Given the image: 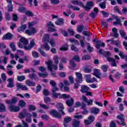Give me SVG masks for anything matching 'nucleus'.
Segmentation results:
<instances>
[{
    "label": "nucleus",
    "instance_id": "53",
    "mask_svg": "<svg viewBox=\"0 0 127 127\" xmlns=\"http://www.w3.org/2000/svg\"><path fill=\"white\" fill-rule=\"evenodd\" d=\"M101 68L104 72H107V71H108L109 66H108L107 65H103L101 66Z\"/></svg>",
    "mask_w": 127,
    "mask_h": 127
},
{
    "label": "nucleus",
    "instance_id": "47",
    "mask_svg": "<svg viewBox=\"0 0 127 127\" xmlns=\"http://www.w3.org/2000/svg\"><path fill=\"white\" fill-rule=\"evenodd\" d=\"M29 111H35L36 110V107L34 105H29L28 107Z\"/></svg>",
    "mask_w": 127,
    "mask_h": 127
},
{
    "label": "nucleus",
    "instance_id": "21",
    "mask_svg": "<svg viewBox=\"0 0 127 127\" xmlns=\"http://www.w3.org/2000/svg\"><path fill=\"white\" fill-rule=\"evenodd\" d=\"M90 112L91 114H94V115H98V114L100 113V109L96 107H93L90 109Z\"/></svg>",
    "mask_w": 127,
    "mask_h": 127
},
{
    "label": "nucleus",
    "instance_id": "11",
    "mask_svg": "<svg viewBox=\"0 0 127 127\" xmlns=\"http://www.w3.org/2000/svg\"><path fill=\"white\" fill-rule=\"evenodd\" d=\"M50 114L53 115V117L57 118L58 119H61V115L59 112L55 110H52L50 111Z\"/></svg>",
    "mask_w": 127,
    "mask_h": 127
},
{
    "label": "nucleus",
    "instance_id": "25",
    "mask_svg": "<svg viewBox=\"0 0 127 127\" xmlns=\"http://www.w3.org/2000/svg\"><path fill=\"white\" fill-rule=\"evenodd\" d=\"M66 104L68 107H71L73 106V104H74V99L72 98H70V100H67L66 101Z\"/></svg>",
    "mask_w": 127,
    "mask_h": 127
},
{
    "label": "nucleus",
    "instance_id": "45",
    "mask_svg": "<svg viewBox=\"0 0 127 127\" xmlns=\"http://www.w3.org/2000/svg\"><path fill=\"white\" fill-rule=\"evenodd\" d=\"M17 79L18 81L21 82L22 81H24V80H25V76L24 75L18 76Z\"/></svg>",
    "mask_w": 127,
    "mask_h": 127
},
{
    "label": "nucleus",
    "instance_id": "54",
    "mask_svg": "<svg viewBox=\"0 0 127 127\" xmlns=\"http://www.w3.org/2000/svg\"><path fill=\"white\" fill-rule=\"evenodd\" d=\"M87 49L88 50V51H89L90 53L92 52V51H93V50H94V48H93V47H91V45H90V44L89 43H87Z\"/></svg>",
    "mask_w": 127,
    "mask_h": 127
},
{
    "label": "nucleus",
    "instance_id": "23",
    "mask_svg": "<svg viewBox=\"0 0 127 127\" xmlns=\"http://www.w3.org/2000/svg\"><path fill=\"white\" fill-rule=\"evenodd\" d=\"M29 77L30 78V79H31L32 80H33V79H34L35 80L39 79L38 76H37V75H36V74L34 73L29 74Z\"/></svg>",
    "mask_w": 127,
    "mask_h": 127
},
{
    "label": "nucleus",
    "instance_id": "56",
    "mask_svg": "<svg viewBox=\"0 0 127 127\" xmlns=\"http://www.w3.org/2000/svg\"><path fill=\"white\" fill-rule=\"evenodd\" d=\"M60 2L59 0H51V3L52 4H58Z\"/></svg>",
    "mask_w": 127,
    "mask_h": 127
},
{
    "label": "nucleus",
    "instance_id": "6",
    "mask_svg": "<svg viewBox=\"0 0 127 127\" xmlns=\"http://www.w3.org/2000/svg\"><path fill=\"white\" fill-rule=\"evenodd\" d=\"M47 26L48 28L49 31H51V32H53L54 31H57L56 29H55L54 28L55 26H54V24L52 23L51 21L49 22L47 24Z\"/></svg>",
    "mask_w": 127,
    "mask_h": 127
},
{
    "label": "nucleus",
    "instance_id": "36",
    "mask_svg": "<svg viewBox=\"0 0 127 127\" xmlns=\"http://www.w3.org/2000/svg\"><path fill=\"white\" fill-rule=\"evenodd\" d=\"M69 98H70V95H68L66 94H63L62 95L61 94L60 99H69Z\"/></svg>",
    "mask_w": 127,
    "mask_h": 127
},
{
    "label": "nucleus",
    "instance_id": "5",
    "mask_svg": "<svg viewBox=\"0 0 127 127\" xmlns=\"http://www.w3.org/2000/svg\"><path fill=\"white\" fill-rule=\"evenodd\" d=\"M75 76H76L75 81L77 83H82V82H83V76L82 73L76 72Z\"/></svg>",
    "mask_w": 127,
    "mask_h": 127
},
{
    "label": "nucleus",
    "instance_id": "50",
    "mask_svg": "<svg viewBox=\"0 0 127 127\" xmlns=\"http://www.w3.org/2000/svg\"><path fill=\"white\" fill-rule=\"evenodd\" d=\"M49 42H50L51 46L53 47H55V41L53 39H50L49 41Z\"/></svg>",
    "mask_w": 127,
    "mask_h": 127
},
{
    "label": "nucleus",
    "instance_id": "12",
    "mask_svg": "<svg viewBox=\"0 0 127 127\" xmlns=\"http://www.w3.org/2000/svg\"><path fill=\"white\" fill-rule=\"evenodd\" d=\"M17 102V100L16 99V97H12L11 100H6L5 103L7 104V105H9L11 106V105H14Z\"/></svg>",
    "mask_w": 127,
    "mask_h": 127
},
{
    "label": "nucleus",
    "instance_id": "40",
    "mask_svg": "<svg viewBox=\"0 0 127 127\" xmlns=\"http://www.w3.org/2000/svg\"><path fill=\"white\" fill-rule=\"evenodd\" d=\"M119 33L121 37L125 38V37L127 35V33H126V32H125V30H120Z\"/></svg>",
    "mask_w": 127,
    "mask_h": 127
},
{
    "label": "nucleus",
    "instance_id": "26",
    "mask_svg": "<svg viewBox=\"0 0 127 127\" xmlns=\"http://www.w3.org/2000/svg\"><path fill=\"white\" fill-rule=\"evenodd\" d=\"M64 19L62 18H60L58 19L57 21L55 22L56 24L57 25H63L64 24Z\"/></svg>",
    "mask_w": 127,
    "mask_h": 127
},
{
    "label": "nucleus",
    "instance_id": "55",
    "mask_svg": "<svg viewBox=\"0 0 127 127\" xmlns=\"http://www.w3.org/2000/svg\"><path fill=\"white\" fill-rule=\"evenodd\" d=\"M42 89V87L40 84H38V85L36 87V93H39L40 91H41Z\"/></svg>",
    "mask_w": 127,
    "mask_h": 127
},
{
    "label": "nucleus",
    "instance_id": "61",
    "mask_svg": "<svg viewBox=\"0 0 127 127\" xmlns=\"http://www.w3.org/2000/svg\"><path fill=\"white\" fill-rule=\"evenodd\" d=\"M44 100L45 104H48V103L51 102V99H50L49 97H45Z\"/></svg>",
    "mask_w": 127,
    "mask_h": 127
},
{
    "label": "nucleus",
    "instance_id": "22",
    "mask_svg": "<svg viewBox=\"0 0 127 127\" xmlns=\"http://www.w3.org/2000/svg\"><path fill=\"white\" fill-rule=\"evenodd\" d=\"M25 83L29 87H34L36 85L35 82L30 81V80H26Z\"/></svg>",
    "mask_w": 127,
    "mask_h": 127
},
{
    "label": "nucleus",
    "instance_id": "7",
    "mask_svg": "<svg viewBox=\"0 0 127 127\" xmlns=\"http://www.w3.org/2000/svg\"><path fill=\"white\" fill-rule=\"evenodd\" d=\"M16 86L17 90H19L20 89L22 90V91H27V90H28L27 86H26V85H23L22 83H17Z\"/></svg>",
    "mask_w": 127,
    "mask_h": 127
},
{
    "label": "nucleus",
    "instance_id": "28",
    "mask_svg": "<svg viewBox=\"0 0 127 127\" xmlns=\"http://www.w3.org/2000/svg\"><path fill=\"white\" fill-rule=\"evenodd\" d=\"M40 48L41 49H46L47 51L50 50V46L46 43L44 45H42Z\"/></svg>",
    "mask_w": 127,
    "mask_h": 127
},
{
    "label": "nucleus",
    "instance_id": "20",
    "mask_svg": "<svg viewBox=\"0 0 127 127\" xmlns=\"http://www.w3.org/2000/svg\"><path fill=\"white\" fill-rule=\"evenodd\" d=\"M107 60L109 62H111V66L113 67H117V63H116V60L112 58H108Z\"/></svg>",
    "mask_w": 127,
    "mask_h": 127
},
{
    "label": "nucleus",
    "instance_id": "3",
    "mask_svg": "<svg viewBox=\"0 0 127 127\" xmlns=\"http://www.w3.org/2000/svg\"><path fill=\"white\" fill-rule=\"evenodd\" d=\"M45 64L47 65V68L50 72H52L53 69L54 70H57V69H58L57 64H53V62L51 60L46 62Z\"/></svg>",
    "mask_w": 127,
    "mask_h": 127
},
{
    "label": "nucleus",
    "instance_id": "1",
    "mask_svg": "<svg viewBox=\"0 0 127 127\" xmlns=\"http://www.w3.org/2000/svg\"><path fill=\"white\" fill-rule=\"evenodd\" d=\"M71 3L74 5H79L83 7L86 11H90L92 7L94 6V2L93 1H88L86 3V6L83 4V2L78 0H73L71 1Z\"/></svg>",
    "mask_w": 127,
    "mask_h": 127
},
{
    "label": "nucleus",
    "instance_id": "60",
    "mask_svg": "<svg viewBox=\"0 0 127 127\" xmlns=\"http://www.w3.org/2000/svg\"><path fill=\"white\" fill-rule=\"evenodd\" d=\"M59 75L62 78H65L66 77V73L64 72H59Z\"/></svg>",
    "mask_w": 127,
    "mask_h": 127
},
{
    "label": "nucleus",
    "instance_id": "33",
    "mask_svg": "<svg viewBox=\"0 0 127 127\" xmlns=\"http://www.w3.org/2000/svg\"><path fill=\"white\" fill-rule=\"evenodd\" d=\"M20 41L21 42V43L24 44V45H27L28 44V41L27 39L24 38H21L20 39Z\"/></svg>",
    "mask_w": 127,
    "mask_h": 127
},
{
    "label": "nucleus",
    "instance_id": "52",
    "mask_svg": "<svg viewBox=\"0 0 127 127\" xmlns=\"http://www.w3.org/2000/svg\"><path fill=\"white\" fill-rule=\"evenodd\" d=\"M85 73H91L92 69L88 67H85L83 69Z\"/></svg>",
    "mask_w": 127,
    "mask_h": 127
},
{
    "label": "nucleus",
    "instance_id": "15",
    "mask_svg": "<svg viewBox=\"0 0 127 127\" xmlns=\"http://www.w3.org/2000/svg\"><path fill=\"white\" fill-rule=\"evenodd\" d=\"M93 75L95 76L96 78H98V79H101V72H100V70H99L98 69H94V72L93 73Z\"/></svg>",
    "mask_w": 127,
    "mask_h": 127
},
{
    "label": "nucleus",
    "instance_id": "2",
    "mask_svg": "<svg viewBox=\"0 0 127 127\" xmlns=\"http://www.w3.org/2000/svg\"><path fill=\"white\" fill-rule=\"evenodd\" d=\"M25 121L27 123H31L32 122V119H31V117H32V115L29 113H27L26 109H24L23 112L19 114L18 117L19 119H22L25 118Z\"/></svg>",
    "mask_w": 127,
    "mask_h": 127
},
{
    "label": "nucleus",
    "instance_id": "37",
    "mask_svg": "<svg viewBox=\"0 0 127 127\" xmlns=\"http://www.w3.org/2000/svg\"><path fill=\"white\" fill-rule=\"evenodd\" d=\"M9 46L10 48H11L12 51H13L14 52L16 51V48L15 47V45L14 44V43H10Z\"/></svg>",
    "mask_w": 127,
    "mask_h": 127
},
{
    "label": "nucleus",
    "instance_id": "31",
    "mask_svg": "<svg viewBox=\"0 0 127 127\" xmlns=\"http://www.w3.org/2000/svg\"><path fill=\"white\" fill-rule=\"evenodd\" d=\"M116 21L113 22L114 25H121L122 22L121 21V19L120 18H116Z\"/></svg>",
    "mask_w": 127,
    "mask_h": 127
},
{
    "label": "nucleus",
    "instance_id": "14",
    "mask_svg": "<svg viewBox=\"0 0 127 127\" xmlns=\"http://www.w3.org/2000/svg\"><path fill=\"white\" fill-rule=\"evenodd\" d=\"M13 37V35L10 33H7L5 35H4L2 39L3 40H10Z\"/></svg>",
    "mask_w": 127,
    "mask_h": 127
},
{
    "label": "nucleus",
    "instance_id": "27",
    "mask_svg": "<svg viewBox=\"0 0 127 127\" xmlns=\"http://www.w3.org/2000/svg\"><path fill=\"white\" fill-rule=\"evenodd\" d=\"M72 127H80V121L75 120L72 122Z\"/></svg>",
    "mask_w": 127,
    "mask_h": 127
},
{
    "label": "nucleus",
    "instance_id": "43",
    "mask_svg": "<svg viewBox=\"0 0 127 127\" xmlns=\"http://www.w3.org/2000/svg\"><path fill=\"white\" fill-rule=\"evenodd\" d=\"M19 106L21 107V108H23V107L26 106V103L23 100H20L19 102Z\"/></svg>",
    "mask_w": 127,
    "mask_h": 127
},
{
    "label": "nucleus",
    "instance_id": "17",
    "mask_svg": "<svg viewBox=\"0 0 127 127\" xmlns=\"http://www.w3.org/2000/svg\"><path fill=\"white\" fill-rule=\"evenodd\" d=\"M8 84L7 85L8 88H13L14 85L13 84V78H9L7 80Z\"/></svg>",
    "mask_w": 127,
    "mask_h": 127
},
{
    "label": "nucleus",
    "instance_id": "42",
    "mask_svg": "<svg viewBox=\"0 0 127 127\" xmlns=\"http://www.w3.org/2000/svg\"><path fill=\"white\" fill-rule=\"evenodd\" d=\"M32 56L33 57H34V58H38V57H39V54H38V53H37L35 51H33L32 52Z\"/></svg>",
    "mask_w": 127,
    "mask_h": 127
},
{
    "label": "nucleus",
    "instance_id": "62",
    "mask_svg": "<svg viewBox=\"0 0 127 127\" xmlns=\"http://www.w3.org/2000/svg\"><path fill=\"white\" fill-rule=\"evenodd\" d=\"M82 34L83 35H85V36H91V33L90 32H88V31H84L82 32Z\"/></svg>",
    "mask_w": 127,
    "mask_h": 127
},
{
    "label": "nucleus",
    "instance_id": "34",
    "mask_svg": "<svg viewBox=\"0 0 127 127\" xmlns=\"http://www.w3.org/2000/svg\"><path fill=\"white\" fill-rule=\"evenodd\" d=\"M5 112V106L2 103H0V113Z\"/></svg>",
    "mask_w": 127,
    "mask_h": 127
},
{
    "label": "nucleus",
    "instance_id": "59",
    "mask_svg": "<svg viewBox=\"0 0 127 127\" xmlns=\"http://www.w3.org/2000/svg\"><path fill=\"white\" fill-rule=\"evenodd\" d=\"M25 13L26 15H27V16H32L33 15V13L30 11H26Z\"/></svg>",
    "mask_w": 127,
    "mask_h": 127
},
{
    "label": "nucleus",
    "instance_id": "35",
    "mask_svg": "<svg viewBox=\"0 0 127 127\" xmlns=\"http://www.w3.org/2000/svg\"><path fill=\"white\" fill-rule=\"evenodd\" d=\"M18 10L19 11V12H21V13H25V12L26 11V8H25V7L21 6L19 7Z\"/></svg>",
    "mask_w": 127,
    "mask_h": 127
},
{
    "label": "nucleus",
    "instance_id": "24",
    "mask_svg": "<svg viewBox=\"0 0 127 127\" xmlns=\"http://www.w3.org/2000/svg\"><path fill=\"white\" fill-rule=\"evenodd\" d=\"M84 30L86 29L85 28V26L84 25H79L77 26L76 30L77 32H79V33H81V32H82V31H83V30H84Z\"/></svg>",
    "mask_w": 127,
    "mask_h": 127
},
{
    "label": "nucleus",
    "instance_id": "10",
    "mask_svg": "<svg viewBox=\"0 0 127 127\" xmlns=\"http://www.w3.org/2000/svg\"><path fill=\"white\" fill-rule=\"evenodd\" d=\"M57 108L58 109L59 111L62 113V115H65V112L63 111V110H64V106H63V104L61 103H58L57 104Z\"/></svg>",
    "mask_w": 127,
    "mask_h": 127
},
{
    "label": "nucleus",
    "instance_id": "32",
    "mask_svg": "<svg viewBox=\"0 0 127 127\" xmlns=\"http://www.w3.org/2000/svg\"><path fill=\"white\" fill-rule=\"evenodd\" d=\"M49 40H50V39H49V35L48 34L45 35L42 39L43 42H46V41L49 42Z\"/></svg>",
    "mask_w": 127,
    "mask_h": 127
},
{
    "label": "nucleus",
    "instance_id": "44",
    "mask_svg": "<svg viewBox=\"0 0 127 127\" xmlns=\"http://www.w3.org/2000/svg\"><path fill=\"white\" fill-rule=\"evenodd\" d=\"M38 75H39V77H42L43 78H45L48 76V73L47 72L45 73H38Z\"/></svg>",
    "mask_w": 127,
    "mask_h": 127
},
{
    "label": "nucleus",
    "instance_id": "13",
    "mask_svg": "<svg viewBox=\"0 0 127 127\" xmlns=\"http://www.w3.org/2000/svg\"><path fill=\"white\" fill-rule=\"evenodd\" d=\"M25 33L28 35H31V34H34V33H36V30L32 27H30L28 30H26Z\"/></svg>",
    "mask_w": 127,
    "mask_h": 127
},
{
    "label": "nucleus",
    "instance_id": "19",
    "mask_svg": "<svg viewBox=\"0 0 127 127\" xmlns=\"http://www.w3.org/2000/svg\"><path fill=\"white\" fill-rule=\"evenodd\" d=\"M89 90H90V88L89 87H88L87 85H83L81 87L80 92H81L82 94H84L87 91H89Z\"/></svg>",
    "mask_w": 127,
    "mask_h": 127
},
{
    "label": "nucleus",
    "instance_id": "29",
    "mask_svg": "<svg viewBox=\"0 0 127 127\" xmlns=\"http://www.w3.org/2000/svg\"><path fill=\"white\" fill-rule=\"evenodd\" d=\"M27 26L26 24L23 25L19 27L18 29V32H21V31H24L26 29Z\"/></svg>",
    "mask_w": 127,
    "mask_h": 127
},
{
    "label": "nucleus",
    "instance_id": "48",
    "mask_svg": "<svg viewBox=\"0 0 127 127\" xmlns=\"http://www.w3.org/2000/svg\"><path fill=\"white\" fill-rule=\"evenodd\" d=\"M53 59L55 64H57L58 63H59V61L58 60L59 59V57L58 56H55Z\"/></svg>",
    "mask_w": 127,
    "mask_h": 127
},
{
    "label": "nucleus",
    "instance_id": "38",
    "mask_svg": "<svg viewBox=\"0 0 127 127\" xmlns=\"http://www.w3.org/2000/svg\"><path fill=\"white\" fill-rule=\"evenodd\" d=\"M39 51L40 53H41V55L43 56V57H47V56H48V55H47L45 52L42 51V49L39 48Z\"/></svg>",
    "mask_w": 127,
    "mask_h": 127
},
{
    "label": "nucleus",
    "instance_id": "57",
    "mask_svg": "<svg viewBox=\"0 0 127 127\" xmlns=\"http://www.w3.org/2000/svg\"><path fill=\"white\" fill-rule=\"evenodd\" d=\"M61 96V94L60 93H57L56 92L53 93V97H54L55 98H60Z\"/></svg>",
    "mask_w": 127,
    "mask_h": 127
},
{
    "label": "nucleus",
    "instance_id": "18",
    "mask_svg": "<svg viewBox=\"0 0 127 127\" xmlns=\"http://www.w3.org/2000/svg\"><path fill=\"white\" fill-rule=\"evenodd\" d=\"M72 119L70 117H65L64 119V127H68L69 122H71Z\"/></svg>",
    "mask_w": 127,
    "mask_h": 127
},
{
    "label": "nucleus",
    "instance_id": "51",
    "mask_svg": "<svg viewBox=\"0 0 127 127\" xmlns=\"http://www.w3.org/2000/svg\"><path fill=\"white\" fill-rule=\"evenodd\" d=\"M97 15H98V14H97V12H92L90 14H89V16L92 18H95Z\"/></svg>",
    "mask_w": 127,
    "mask_h": 127
},
{
    "label": "nucleus",
    "instance_id": "49",
    "mask_svg": "<svg viewBox=\"0 0 127 127\" xmlns=\"http://www.w3.org/2000/svg\"><path fill=\"white\" fill-rule=\"evenodd\" d=\"M111 52L109 51H106L104 52V56L105 57H107V60H108V58H110V56H111Z\"/></svg>",
    "mask_w": 127,
    "mask_h": 127
},
{
    "label": "nucleus",
    "instance_id": "16",
    "mask_svg": "<svg viewBox=\"0 0 127 127\" xmlns=\"http://www.w3.org/2000/svg\"><path fill=\"white\" fill-rule=\"evenodd\" d=\"M112 32L113 34H111L110 36H114L115 38L119 37V33H118V29H117V28H113L112 29Z\"/></svg>",
    "mask_w": 127,
    "mask_h": 127
},
{
    "label": "nucleus",
    "instance_id": "9",
    "mask_svg": "<svg viewBox=\"0 0 127 127\" xmlns=\"http://www.w3.org/2000/svg\"><path fill=\"white\" fill-rule=\"evenodd\" d=\"M111 42V44H112V45H116V46H117V47H119V46H120V44H121V42L120 41L114 40V38L106 40V42Z\"/></svg>",
    "mask_w": 127,
    "mask_h": 127
},
{
    "label": "nucleus",
    "instance_id": "8",
    "mask_svg": "<svg viewBox=\"0 0 127 127\" xmlns=\"http://www.w3.org/2000/svg\"><path fill=\"white\" fill-rule=\"evenodd\" d=\"M20 108L18 106H14L13 105H10L9 107V111L10 112H13L14 113H16L19 112Z\"/></svg>",
    "mask_w": 127,
    "mask_h": 127
},
{
    "label": "nucleus",
    "instance_id": "39",
    "mask_svg": "<svg viewBox=\"0 0 127 127\" xmlns=\"http://www.w3.org/2000/svg\"><path fill=\"white\" fill-rule=\"evenodd\" d=\"M106 1H104V2L100 3L99 4V5L100 7H101V8H102L103 9H105V8H106Z\"/></svg>",
    "mask_w": 127,
    "mask_h": 127
},
{
    "label": "nucleus",
    "instance_id": "4",
    "mask_svg": "<svg viewBox=\"0 0 127 127\" xmlns=\"http://www.w3.org/2000/svg\"><path fill=\"white\" fill-rule=\"evenodd\" d=\"M117 119H118V120H120V121H121V122L118 121H116L118 125H121L124 127H126V126H127V124H126V123H125V116H124V115H118L117 116Z\"/></svg>",
    "mask_w": 127,
    "mask_h": 127
},
{
    "label": "nucleus",
    "instance_id": "64",
    "mask_svg": "<svg viewBox=\"0 0 127 127\" xmlns=\"http://www.w3.org/2000/svg\"><path fill=\"white\" fill-rule=\"evenodd\" d=\"M50 84L51 85V86H52L53 87L57 86V83H56L54 80H51Z\"/></svg>",
    "mask_w": 127,
    "mask_h": 127
},
{
    "label": "nucleus",
    "instance_id": "46",
    "mask_svg": "<svg viewBox=\"0 0 127 127\" xmlns=\"http://www.w3.org/2000/svg\"><path fill=\"white\" fill-rule=\"evenodd\" d=\"M61 51H67L68 50V45L65 44L60 48Z\"/></svg>",
    "mask_w": 127,
    "mask_h": 127
},
{
    "label": "nucleus",
    "instance_id": "58",
    "mask_svg": "<svg viewBox=\"0 0 127 127\" xmlns=\"http://www.w3.org/2000/svg\"><path fill=\"white\" fill-rule=\"evenodd\" d=\"M100 12L103 15V17H108L109 16V13L106 12L105 11H101Z\"/></svg>",
    "mask_w": 127,
    "mask_h": 127
},
{
    "label": "nucleus",
    "instance_id": "41",
    "mask_svg": "<svg viewBox=\"0 0 127 127\" xmlns=\"http://www.w3.org/2000/svg\"><path fill=\"white\" fill-rule=\"evenodd\" d=\"M82 59L83 61H85V60H90V59H91V56L89 55H86L82 57Z\"/></svg>",
    "mask_w": 127,
    "mask_h": 127
},
{
    "label": "nucleus",
    "instance_id": "63",
    "mask_svg": "<svg viewBox=\"0 0 127 127\" xmlns=\"http://www.w3.org/2000/svg\"><path fill=\"white\" fill-rule=\"evenodd\" d=\"M101 26L102 27H108V24L107 23V22H105L104 21H101Z\"/></svg>",
    "mask_w": 127,
    "mask_h": 127
},
{
    "label": "nucleus",
    "instance_id": "30",
    "mask_svg": "<svg viewBox=\"0 0 127 127\" xmlns=\"http://www.w3.org/2000/svg\"><path fill=\"white\" fill-rule=\"evenodd\" d=\"M84 77L87 83H91V80H92V78H91V74H85Z\"/></svg>",
    "mask_w": 127,
    "mask_h": 127
}]
</instances>
